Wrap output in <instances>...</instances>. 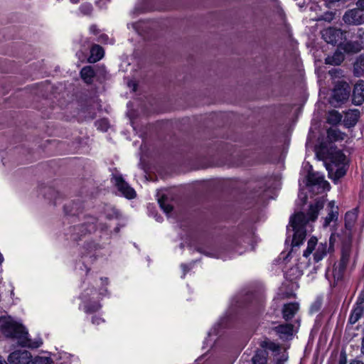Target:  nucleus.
<instances>
[{"mask_svg":"<svg viewBox=\"0 0 364 364\" xmlns=\"http://www.w3.org/2000/svg\"><path fill=\"white\" fill-rule=\"evenodd\" d=\"M305 166L309 167V173L306 178V185L308 186H318L323 189L329 186L328 181L324 179L323 174L318 172H314L312 171V166L309 163H306Z\"/></svg>","mask_w":364,"mask_h":364,"instance_id":"obj_8","label":"nucleus"},{"mask_svg":"<svg viewBox=\"0 0 364 364\" xmlns=\"http://www.w3.org/2000/svg\"><path fill=\"white\" fill-rule=\"evenodd\" d=\"M352 102L360 105L364 102V81L358 80L353 90Z\"/></svg>","mask_w":364,"mask_h":364,"instance_id":"obj_14","label":"nucleus"},{"mask_svg":"<svg viewBox=\"0 0 364 364\" xmlns=\"http://www.w3.org/2000/svg\"><path fill=\"white\" fill-rule=\"evenodd\" d=\"M0 329L6 338L16 341L22 347L37 348L43 343L41 339L31 340L26 328L11 316L0 318Z\"/></svg>","mask_w":364,"mask_h":364,"instance_id":"obj_2","label":"nucleus"},{"mask_svg":"<svg viewBox=\"0 0 364 364\" xmlns=\"http://www.w3.org/2000/svg\"><path fill=\"white\" fill-rule=\"evenodd\" d=\"M343 21L347 25H362L364 23V11L356 8L348 9L343 14Z\"/></svg>","mask_w":364,"mask_h":364,"instance_id":"obj_7","label":"nucleus"},{"mask_svg":"<svg viewBox=\"0 0 364 364\" xmlns=\"http://www.w3.org/2000/svg\"><path fill=\"white\" fill-rule=\"evenodd\" d=\"M299 309V305L296 302L289 303L284 305L282 309V316L286 321L291 319Z\"/></svg>","mask_w":364,"mask_h":364,"instance_id":"obj_17","label":"nucleus"},{"mask_svg":"<svg viewBox=\"0 0 364 364\" xmlns=\"http://www.w3.org/2000/svg\"><path fill=\"white\" fill-rule=\"evenodd\" d=\"M340 70L338 69H332L331 70H329V74L332 76V77H334V76H337L340 74Z\"/></svg>","mask_w":364,"mask_h":364,"instance_id":"obj_44","label":"nucleus"},{"mask_svg":"<svg viewBox=\"0 0 364 364\" xmlns=\"http://www.w3.org/2000/svg\"><path fill=\"white\" fill-rule=\"evenodd\" d=\"M0 364H8V363L1 355H0Z\"/></svg>","mask_w":364,"mask_h":364,"instance_id":"obj_48","label":"nucleus"},{"mask_svg":"<svg viewBox=\"0 0 364 364\" xmlns=\"http://www.w3.org/2000/svg\"><path fill=\"white\" fill-rule=\"evenodd\" d=\"M98 128H100L102 131H107L108 128L107 123L105 120H101L97 122Z\"/></svg>","mask_w":364,"mask_h":364,"instance_id":"obj_40","label":"nucleus"},{"mask_svg":"<svg viewBox=\"0 0 364 364\" xmlns=\"http://www.w3.org/2000/svg\"><path fill=\"white\" fill-rule=\"evenodd\" d=\"M75 232L73 234L72 237L73 240H78V235H85L87 232H91L92 231L95 230V225L94 224H89V225H80L79 226H76L73 228Z\"/></svg>","mask_w":364,"mask_h":364,"instance_id":"obj_18","label":"nucleus"},{"mask_svg":"<svg viewBox=\"0 0 364 364\" xmlns=\"http://www.w3.org/2000/svg\"><path fill=\"white\" fill-rule=\"evenodd\" d=\"M361 353L364 354V337L363 338L362 340Z\"/></svg>","mask_w":364,"mask_h":364,"instance_id":"obj_50","label":"nucleus"},{"mask_svg":"<svg viewBox=\"0 0 364 364\" xmlns=\"http://www.w3.org/2000/svg\"><path fill=\"white\" fill-rule=\"evenodd\" d=\"M334 13L327 12L323 16V19L326 21L331 22L334 18Z\"/></svg>","mask_w":364,"mask_h":364,"instance_id":"obj_38","label":"nucleus"},{"mask_svg":"<svg viewBox=\"0 0 364 364\" xmlns=\"http://www.w3.org/2000/svg\"><path fill=\"white\" fill-rule=\"evenodd\" d=\"M346 157L341 151H336L332 157V164L326 168L328 171V176L334 181L342 178L346 173Z\"/></svg>","mask_w":364,"mask_h":364,"instance_id":"obj_4","label":"nucleus"},{"mask_svg":"<svg viewBox=\"0 0 364 364\" xmlns=\"http://www.w3.org/2000/svg\"><path fill=\"white\" fill-rule=\"evenodd\" d=\"M107 40H108V36L105 34H102L99 37V41H100V42L106 43Z\"/></svg>","mask_w":364,"mask_h":364,"instance_id":"obj_45","label":"nucleus"},{"mask_svg":"<svg viewBox=\"0 0 364 364\" xmlns=\"http://www.w3.org/2000/svg\"><path fill=\"white\" fill-rule=\"evenodd\" d=\"M342 55L335 53L333 56H328L326 58V63L331 65H339L343 61Z\"/></svg>","mask_w":364,"mask_h":364,"instance_id":"obj_31","label":"nucleus"},{"mask_svg":"<svg viewBox=\"0 0 364 364\" xmlns=\"http://www.w3.org/2000/svg\"><path fill=\"white\" fill-rule=\"evenodd\" d=\"M267 354L265 350H257L252 357V364H267Z\"/></svg>","mask_w":364,"mask_h":364,"instance_id":"obj_25","label":"nucleus"},{"mask_svg":"<svg viewBox=\"0 0 364 364\" xmlns=\"http://www.w3.org/2000/svg\"><path fill=\"white\" fill-rule=\"evenodd\" d=\"M104 321V319L100 317L93 316L92 318V323L95 325H99Z\"/></svg>","mask_w":364,"mask_h":364,"instance_id":"obj_41","label":"nucleus"},{"mask_svg":"<svg viewBox=\"0 0 364 364\" xmlns=\"http://www.w3.org/2000/svg\"><path fill=\"white\" fill-rule=\"evenodd\" d=\"M343 116L336 110H331L328 113L327 122L332 125L339 124L342 120Z\"/></svg>","mask_w":364,"mask_h":364,"instance_id":"obj_23","label":"nucleus"},{"mask_svg":"<svg viewBox=\"0 0 364 364\" xmlns=\"http://www.w3.org/2000/svg\"><path fill=\"white\" fill-rule=\"evenodd\" d=\"M323 208V201L318 200L310 205L306 215L300 212L290 218L289 225L287 226V234L288 237L292 236V246H299L303 242L306 237L308 223L316 220L318 212Z\"/></svg>","mask_w":364,"mask_h":364,"instance_id":"obj_1","label":"nucleus"},{"mask_svg":"<svg viewBox=\"0 0 364 364\" xmlns=\"http://www.w3.org/2000/svg\"><path fill=\"white\" fill-rule=\"evenodd\" d=\"M80 75L82 79L87 84L92 82V79L95 76V72L91 66H85L80 71Z\"/></svg>","mask_w":364,"mask_h":364,"instance_id":"obj_22","label":"nucleus"},{"mask_svg":"<svg viewBox=\"0 0 364 364\" xmlns=\"http://www.w3.org/2000/svg\"><path fill=\"white\" fill-rule=\"evenodd\" d=\"M358 38H359V43L363 49H364V31L362 29L358 30Z\"/></svg>","mask_w":364,"mask_h":364,"instance_id":"obj_37","label":"nucleus"},{"mask_svg":"<svg viewBox=\"0 0 364 364\" xmlns=\"http://www.w3.org/2000/svg\"><path fill=\"white\" fill-rule=\"evenodd\" d=\"M324 1L328 7H332L345 4L348 0H324Z\"/></svg>","mask_w":364,"mask_h":364,"instance_id":"obj_35","label":"nucleus"},{"mask_svg":"<svg viewBox=\"0 0 364 364\" xmlns=\"http://www.w3.org/2000/svg\"><path fill=\"white\" fill-rule=\"evenodd\" d=\"M80 11L84 15H89L92 13V6L90 4L86 3L80 6Z\"/></svg>","mask_w":364,"mask_h":364,"instance_id":"obj_34","label":"nucleus"},{"mask_svg":"<svg viewBox=\"0 0 364 364\" xmlns=\"http://www.w3.org/2000/svg\"><path fill=\"white\" fill-rule=\"evenodd\" d=\"M246 243L244 238L240 239L233 244L232 248L237 254L241 255L248 250V247L245 245Z\"/></svg>","mask_w":364,"mask_h":364,"instance_id":"obj_29","label":"nucleus"},{"mask_svg":"<svg viewBox=\"0 0 364 364\" xmlns=\"http://www.w3.org/2000/svg\"><path fill=\"white\" fill-rule=\"evenodd\" d=\"M90 31L94 34L97 33V28L96 26L92 25L90 27Z\"/></svg>","mask_w":364,"mask_h":364,"instance_id":"obj_46","label":"nucleus"},{"mask_svg":"<svg viewBox=\"0 0 364 364\" xmlns=\"http://www.w3.org/2000/svg\"><path fill=\"white\" fill-rule=\"evenodd\" d=\"M346 267L336 263L332 270L328 269L326 272V277L330 281L333 278L334 281H339L342 279Z\"/></svg>","mask_w":364,"mask_h":364,"instance_id":"obj_16","label":"nucleus"},{"mask_svg":"<svg viewBox=\"0 0 364 364\" xmlns=\"http://www.w3.org/2000/svg\"><path fill=\"white\" fill-rule=\"evenodd\" d=\"M358 218V210L356 208L348 211L345 215V230L343 232V237L346 240H350L352 235L353 230L355 222Z\"/></svg>","mask_w":364,"mask_h":364,"instance_id":"obj_11","label":"nucleus"},{"mask_svg":"<svg viewBox=\"0 0 364 364\" xmlns=\"http://www.w3.org/2000/svg\"><path fill=\"white\" fill-rule=\"evenodd\" d=\"M113 183L117 188L118 191L128 199L134 198L136 192L122 177L120 175H114L113 176Z\"/></svg>","mask_w":364,"mask_h":364,"instance_id":"obj_10","label":"nucleus"},{"mask_svg":"<svg viewBox=\"0 0 364 364\" xmlns=\"http://www.w3.org/2000/svg\"><path fill=\"white\" fill-rule=\"evenodd\" d=\"M104 53V50L101 46L95 45L90 50V55L88 58V61L90 63H96L102 58Z\"/></svg>","mask_w":364,"mask_h":364,"instance_id":"obj_20","label":"nucleus"},{"mask_svg":"<svg viewBox=\"0 0 364 364\" xmlns=\"http://www.w3.org/2000/svg\"><path fill=\"white\" fill-rule=\"evenodd\" d=\"M31 360V354L27 350H15L8 356L9 364H30Z\"/></svg>","mask_w":364,"mask_h":364,"instance_id":"obj_12","label":"nucleus"},{"mask_svg":"<svg viewBox=\"0 0 364 364\" xmlns=\"http://www.w3.org/2000/svg\"><path fill=\"white\" fill-rule=\"evenodd\" d=\"M322 38L328 43L333 45L340 44L344 37V33L341 29L328 28L321 31Z\"/></svg>","mask_w":364,"mask_h":364,"instance_id":"obj_9","label":"nucleus"},{"mask_svg":"<svg viewBox=\"0 0 364 364\" xmlns=\"http://www.w3.org/2000/svg\"><path fill=\"white\" fill-rule=\"evenodd\" d=\"M85 284L82 286V292L80 298L83 304V310L85 313L91 314L98 311L101 308L99 303L100 296L105 295L107 289H102L99 293L97 292L93 288L85 287Z\"/></svg>","mask_w":364,"mask_h":364,"instance_id":"obj_3","label":"nucleus"},{"mask_svg":"<svg viewBox=\"0 0 364 364\" xmlns=\"http://www.w3.org/2000/svg\"><path fill=\"white\" fill-rule=\"evenodd\" d=\"M314 250H315V252L314 253V259L316 262H318L323 259L328 252V247L327 242H319L317 244L316 238L311 237L308 241L307 247L304 252L303 256L308 257Z\"/></svg>","mask_w":364,"mask_h":364,"instance_id":"obj_5","label":"nucleus"},{"mask_svg":"<svg viewBox=\"0 0 364 364\" xmlns=\"http://www.w3.org/2000/svg\"><path fill=\"white\" fill-rule=\"evenodd\" d=\"M112 211H113L112 217L118 218L119 215V212L117 210H115V209H112Z\"/></svg>","mask_w":364,"mask_h":364,"instance_id":"obj_47","label":"nucleus"},{"mask_svg":"<svg viewBox=\"0 0 364 364\" xmlns=\"http://www.w3.org/2000/svg\"><path fill=\"white\" fill-rule=\"evenodd\" d=\"M102 282H103V283H104V282H105L106 284L107 283V279H105V280H102Z\"/></svg>","mask_w":364,"mask_h":364,"instance_id":"obj_54","label":"nucleus"},{"mask_svg":"<svg viewBox=\"0 0 364 364\" xmlns=\"http://www.w3.org/2000/svg\"><path fill=\"white\" fill-rule=\"evenodd\" d=\"M327 215L323 218V227H328L332 222H336L338 218V207L333 200L330 201L327 205Z\"/></svg>","mask_w":364,"mask_h":364,"instance_id":"obj_13","label":"nucleus"},{"mask_svg":"<svg viewBox=\"0 0 364 364\" xmlns=\"http://www.w3.org/2000/svg\"><path fill=\"white\" fill-rule=\"evenodd\" d=\"M129 87H132V89H133V90H134V91H135V90H136V84H135V83H134V82H133V83L129 82Z\"/></svg>","mask_w":364,"mask_h":364,"instance_id":"obj_49","label":"nucleus"},{"mask_svg":"<svg viewBox=\"0 0 364 364\" xmlns=\"http://www.w3.org/2000/svg\"><path fill=\"white\" fill-rule=\"evenodd\" d=\"M354 72L357 75L364 73V54L360 55L354 64Z\"/></svg>","mask_w":364,"mask_h":364,"instance_id":"obj_28","label":"nucleus"},{"mask_svg":"<svg viewBox=\"0 0 364 364\" xmlns=\"http://www.w3.org/2000/svg\"><path fill=\"white\" fill-rule=\"evenodd\" d=\"M181 267L183 271L182 278H184L186 276V274L192 268V264H182L181 265Z\"/></svg>","mask_w":364,"mask_h":364,"instance_id":"obj_39","label":"nucleus"},{"mask_svg":"<svg viewBox=\"0 0 364 364\" xmlns=\"http://www.w3.org/2000/svg\"><path fill=\"white\" fill-rule=\"evenodd\" d=\"M328 137L334 141L343 140L345 136V134L341 132L337 129L331 128L327 131Z\"/></svg>","mask_w":364,"mask_h":364,"instance_id":"obj_26","label":"nucleus"},{"mask_svg":"<svg viewBox=\"0 0 364 364\" xmlns=\"http://www.w3.org/2000/svg\"><path fill=\"white\" fill-rule=\"evenodd\" d=\"M360 117V112L357 109H349L345 112L343 124L346 127H354Z\"/></svg>","mask_w":364,"mask_h":364,"instance_id":"obj_15","label":"nucleus"},{"mask_svg":"<svg viewBox=\"0 0 364 364\" xmlns=\"http://www.w3.org/2000/svg\"><path fill=\"white\" fill-rule=\"evenodd\" d=\"M4 257H3L2 254L0 252V265L4 262Z\"/></svg>","mask_w":364,"mask_h":364,"instance_id":"obj_52","label":"nucleus"},{"mask_svg":"<svg viewBox=\"0 0 364 364\" xmlns=\"http://www.w3.org/2000/svg\"><path fill=\"white\" fill-rule=\"evenodd\" d=\"M350 364H363V363H362L361 361H359V360H354V361L351 362Z\"/></svg>","mask_w":364,"mask_h":364,"instance_id":"obj_51","label":"nucleus"},{"mask_svg":"<svg viewBox=\"0 0 364 364\" xmlns=\"http://www.w3.org/2000/svg\"><path fill=\"white\" fill-rule=\"evenodd\" d=\"M70 1L73 3V4H77L78 2V0H70Z\"/></svg>","mask_w":364,"mask_h":364,"instance_id":"obj_53","label":"nucleus"},{"mask_svg":"<svg viewBox=\"0 0 364 364\" xmlns=\"http://www.w3.org/2000/svg\"><path fill=\"white\" fill-rule=\"evenodd\" d=\"M364 308L363 306H353L348 318V323L350 325L355 324L363 316Z\"/></svg>","mask_w":364,"mask_h":364,"instance_id":"obj_19","label":"nucleus"},{"mask_svg":"<svg viewBox=\"0 0 364 364\" xmlns=\"http://www.w3.org/2000/svg\"><path fill=\"white\" fill-rule=\"evenodd\" d=\"M343 49L347 53H358L363 48L359 41H349L344 44Z\"/></svg>","mask_w":364,"mask_h":364,"instance_id":"obj_24","label":"nucleus"},{"mask_svg":"<svg viewBox=\"0 0 364 364\" xmlns=\"http://www.w3.org/2000/svg\"><path fill=\"white\" fill-rule=\"evenodd\" d=\"M161 208L166 213H169L173 209L172 205L168 202L166 197L162 196L158 200Z\"/></svg>","mask_w":364,"mask_h":364,"instance_id":"obj_30","label":"nucleus"},{"mask_svg":"<svg viewBox=\"0 0 364 364\" xmlns=\"http://www.w3.org/2000/svg\"><path fill=\"white\" fill-rule=\"evenodd\" d=\"M144 23V22H137V23H134L132 24V26L134 28V29L138 32L139 33L141 34V31H140V28H141V24Z\"/></svg>","mask_w":364,"mask_h":364,"instance_id":"obj_42","label":"nucleus"},{"mask_svg":"<svg viewBox=\"0 0 364 364\" xmlns=\"http://www.w3.org/2000/svg\"><path fill=\"white\" fill-rule=\"evenodd\" d=\"M274 330L279 334L280 337L292 335L293 325L289 323L279 325L274 328Z\"/></svg>","mask_w":364,"mask_h":364,"instance_id":"obj_21","label":"nucleus"},{"mask_svg":"<svg viewBox=\"0 0 364 364\" xmlns=\"http://www.w3.org/2000/svg\"><path fill=\"white\" fill-rule=\"evenodd\" d=\"M349 95L350 87L348 84L346 82H339L333 90L331 103L336 107L337 106L336 104L346 102L348 99Z\"/></svg>","mask_w":364,"mask_h":364,"instance_id":"obj_6","label":"nucleus"},{"mask_svg":"<svg viewBox=\"0 0 364 364\" xmlns=\"http://www.w3.org/2000/svg\"><path fill=\"white\" fill-rule=\"evenodd\" d=\"M350 257V249L348 246L344 247L342 249L341 257L340 261L337 263L345 267H346L348 264L349 259Z\"/></svg>","mask_w":364,"mask_h":364,"instance_id":"obj_27","label":"nucleus"},{"mask_svg":"<svg viewBox=\"0 0 364 364\" xmlns=\"http://www.w3.org/2000/svg\"><path fill=\"white\" fill-rule=\"evenodd\" d=\"M261 346L263 348H266V349H268V350H270L273 352H276V351H278L279 350V344L274 343V342H272L269 340H265L264 341L262 344H261Z\"/></svg>","mask_w":364,"mask_h":364,"instance_id":"obj_32","label":"nucleus"},{"mask_svg":"<svg viewBox=\"0 0 364 364\" xmlns=\"http://www.w3.org/2000/svg\"><path fill=\"white\" fill-rule=\"evenodd\" d=\"M356 9L363 10L364 11V0H358L356 3Z\"/></svg>","mask_w":364,"mask_h":364,"instance_id":"obj_43","label":"nucleus"},{"mask_svg":"<svg viewBox=\"0 0 364 364\" xmlns=\"http://www.w3.org/2000/svg\"><path fill=\"white\" fill-rule=\"evenodd\" d=\"M51 363L50 358L44 356L36 357L33 362V364H51Z\"/></svg>","mask_w":364,"mask_h":364,"instance_id":"obj_33","label":"nucleus"},{"mask_svg":"<svg viewBox=\"0 0 364 364\" xmlns=\"http://www.w3.org/2000/svg\"><path fill=\"white\" fill-rule=\"evenodd\" d=\"M354 306H363L364 308V291H362L358 298H357V300L355 301V303L354 304Z\"/></svg>","mask_w":364,"mask_h":364,"instance_id":"obj_36","label":"nucleus"}]
</instances>
